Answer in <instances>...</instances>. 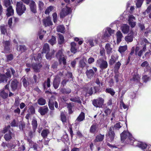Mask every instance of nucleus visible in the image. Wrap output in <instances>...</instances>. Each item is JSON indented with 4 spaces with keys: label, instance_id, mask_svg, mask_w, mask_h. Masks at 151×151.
I'll return each instance as SVG.
<instances>
[{
    "label": "nucleus",
    "instance_id": "17",
    "mask_svg": "<svg viewBox=\"0 0 151 151\" xmlns=\"http://www.w3.org/2000/svg\"><path fill=\"white\" fill-rule=\"evenodd\" d=\"M60 91L63 94H68L71 93V90L69 88H62L60 89Z\"/></svg>",
    "mask_w": 151,
    "mask_h": 151
},
{
    "label": "nucleus",
    "instance_id": "18",
    "mask_svg": "<svg viewBox=\"0 0 151 151\" xmlns=\"http://www.w3.org/2000/svg\"><path fill=\"white\" fill-rule=\"evenodd\" d=\"M16 9H26V8L22 2H17L16 4Z\"/></svg>",
    "mask_w": 151,
    "mask_h": 151
},
{
    "label": "nucleus",
    "instance_id": "23",
    "mask_svg": "<svg viewBox=\"0 0 151 151\" xmlns=\"http://www.w3.org/2000/svg\"><path fill=\"white\" fill-rule=\"evenodd\" d=\"M4 3L5 6L7 8L6 9H13L12 6H10V0H4Z\"/></svg>",
    "mask_w": 151,
    "mask_h": 151
},
{
    "label": "nucleus",
    "instance_id": "29",
    "mask_svg": "<svg viewBox=\"0 0 151 151\" xmlns=\"http://www.w3.org/2000/svg\"><path fill=\"white\" fill-rule=\"evenodd\" d=\"M65 28L63 25H60L58 26L57 28V30L58 32L63 33L65 32Z\"/></svg>",
    "mask_w": 151,
    "mask_h": 151
},
{
    "label": "nucleus",
    "instance_id": "61",
    "mask_svg": "<svg viewBox=\"0 0 151 151\" xmlns=\"http://www.w3.org/2000/svg\"><path fill=\"white\" fill-rule=\"evenodd\" d=\"M121 65V63L119 62H117L115 64L114 67V68L115 69L118 70L120 68Z\"/></svg>",
    "mask_w": 151,
    "mask_h": 151
},
{
    "label": "nucleus",
    "instance_id": "8",
    "mask_svg": "<svg viewBox=\"0 0 151 151\" xmlns=\"http://www.w3.org/2000/svg\"><path fill=\"white\" fill-rule=\"evenodd\" d=\"M38 111L42 115H44L47 112L48 109L47 106H45L40 107L38 109Z\"/></svg>",
    "mask_w": 151,
    "mask_h": 151
},
{
    "label": "nucleus",
    "instance_id": "58",
    "mask_svg": "<svg viewBox=\"0 0 151 151\" xmlns=\"http://www.w3.org/2000/svg\"><path fill=\"white\" fill-rule=\"evenodd\" d=\"M129 23L132 27H134L136 25L135 22L133 21H128Z\"/></svg>",
    "mask_w": 151,
    "mask_h": 151
},
{
    "label": "nucleus",
    "instance_id": "62",
    "mask_svg": "<svg viewBox=\"0 0 151 151\" xmlns=\"http://www.w3.org/2000/svg\"><path fill=\"white\" fill-rule=\"evenodd\" d=\"M6 58L7 60L10 61L12 60L13 59V56L12 54H10L6 56Z\"/></svg>",
    "mask_w": 151,
    "mask_h": 151
},
{
    "label": "nucleus",
    "instance_id": "20",
    "mask_svg": "<svg viewBox=\"0 0 151 151\" xmlns=\"http://www.w3.org/2000/svg\"><path fill=\"white\" fill-rule=\"evenodd\" d=\"M116 35L117 38V42L119 43L122 41V38L123 37L122 35L121 32L119 31L116 33Z\"/></svg>",
    "mask_w": 151,
    "mask_h": 151
},
{
    "label": "nucleus",
    "instance_id": "30",
    "mask_svg": "<svg viewBox=\"0 0 151 151\" xmlns=\"http://www.w3.org/2000/svg\"><path fill=\"white\" fill-rule=\"evenodd\" d=\"M50 133L49 131L47 129H44L43 130L41 133V135L43 138H46L47 135Z\"/></svg>",
    "mask_w": 151,
    "mask_h": 151
},
{
    "label": "nucleus",
    "instance_id": "11",
    "mask_svg": "<svg viewBox=\"0 0 151 151\" xmlns=\"http://www.w3.org/2000/svg\"><path fill=\"white\" fill-rule=\"evenodd\" d=\"M60 81V79L57 76H56L54 79L53 82V86L55 89H57L58 87Z\"/></svg>",
    "mask_w": 151,
    "mask_h": 151
},
{
    "label": "nucleus",
    "instance_id": "16",
    "mask_svg": "<svg viewBox=\"0 0 151 151\" xmlns=\"http://www.w3.org/2000/svg\"><path fill=\"white\" fill-rule=\"evenodd\" d=\"M104 134H99L96 136L94 141L95 142H101L104 139Z\"/></svg>",
    "mask_w": 151,
    "mask_h": 151
},
{
    "label": "nucleus",
    "instance_id": "41",
    "mask_svg": "<svg viewBox=\"0 0 151 151\" xmlns=\"http://www.w3.org/2000/svg\"><path fill=\"white\" fill-rule=\"evenodd\" d=\"M86 64L83 60H81L79 62V66L82 68L85 67Z\"/></svg>",
    "mask_w": 151,
    "mask_h": 151
},
{
    "label": "nucleus",
    "instance_id": "45",
    "mask_svg": "<svg viewBox=\"0 0 151 151\" xmlns=\"http://www.w3.org/2000/svg\"><path fill=\"white\" fill-rule=\"evenodd\" d=\"M64 41V38L62 35H59V43L60 44L63 43Z\"/></svg>",
    "mask_w": 151,
    "mask_h": 151
},
{
    "label": "nucleus",
    "instance_id": "34",
    "mask_svg": "<svg viewBox=\"0 0 151 151\" xmlns=\"http://www.w3.org/2000/svg\"><path fill=\"white\" fill-rule=\"evenodd\" d=\"M7 77L4 74L0 75V81L6 83L7 81Z\"/></svg>",
    "mask_w": 151,
    "mask_h": 151
},
{
    "label": "nucleus",
    "instance_id": "4",
    "mask_svg": "<svg viewBox=\"0 0 151 151\" xmlns=\"http://www.w3.org/2000/svg\"><path fill=\"white\" fill-rule=\"evenodd\" d=\"M93 69H87L86 72V74L87 78L90 79L92 78L95 73L97 71V69L95 67H93Z\"/></svg>",
    "mask_w": 151,
    "mask_h": 151
},
{
    "label": "nucleus",
    "instance_id": "19",
    "mask_svg": "<svg viewBox=\"0 0 151 151\" xmlns=\"http://www.w3.org/2000/svg\"><path fill=\"white\" fill-rule=\"evenodd\" d=\"M4 50L5 52H8L10 50L9 47L10 42L9 41H6L4 43Z\"/></svg>",
    "mask_w": 151,
    "mask_h": 151
},
{
    "label": "nucleus",
    "instance_id": "13",
    "mask_svg": "<svg viewBox=\"0 0 151 151\" xmlns=\"http://www.w3.org/2000/svg\"><path fill=\"white\" fill-rule=\"evenodd\" d=\"M86 42L88 43L91 47H92L98 43V40L96 39L93 40L91 39H89L88 40H86Z\"/></svg>",
    "mask_w": 151,
    "mask_h": 151
},
{
    "label": "nucleus",
    "instance_id": "9",
    "mask_svg": "<svg viewBox=\"0 0 151 151\" xmlns=\"http://www.w3.org/2000/svg\"><path fill=\"white\" fill-rule=\"evenodd\" d=\"M42 65L40 64L33 63L32 65V67L34 71L36 72L40 71V69L42 67Z\"/></svg>",
    "mask_w": 151,
    "mask_h": 151
},
{
    "label": "nucleus",
    "instance_id": "64",
    "mask_svg": "<svg viewBox=\"0 0 151 151\" xmlns=\"http://www.w3.org/2000/svg\"><path fill=\"white\" fill-rule=\"evenodd\" d=\"M11 72L9 69L7 70V72L6 73V75L7 76V78H10L11 77V75L10 74Z\"/></svg>",
    "mask_w": 151,
    "mask_h": 151
},
{
    "label": "nucleus",
    "instance_id": "42",
    "mask_svg": "<svg viewBox=\"0 0 151 151\" xmlns=\"http://www.w3.org/2000/svg\"><path fill=\"white\" fill-rule=\"evenodd\" d=\"M18 124V121L17 120L14 119L10 123V125L12 127H17Z\"/></svg>",
    "mask_w": 151,
    "mask_h": 151
},
{
    "label": "nucleus",
    "instance_id": "37",
    "mask_svg": "<svg viewBox=\"0 0 151 151\" xmlns=\"http://www.w3.org/2000/svg\"><path fill=\"white\" fill-rule=\"evenodd\" d=\"M37 103L40 105H43L45 104L46 101L43 98H41L38 99Z\"/></svg>",
    "mask_w": 151,
    "mask_h": 151
},
{
    "label": "nucleus",
    "instance_id": "28",
    "mask_svg": "<svg viewBox=\"0 0 151 151\" xmlns=\"http://www.w3.org/2000/svg\"><path fill=\"white\" fill-rule=\"evenodd\" d=\"M6 26L4 25H2L0 26V30L1 34L5 35V33H6Z\"/></svg>",
    "mask_w": 151,
    "mask_h": 151
},
{
    "label": "nucleus",
    "instance_id": "5",
    "mask_svg": "<svg viewBox=\"0 0 151 151\" xmlns=\"http://www.w3.org/2000/svg\"><path fill=\"white\" fill-rule=\"evenodd\" d=\"M127 137L130 140L133 139L132 135L128 132L124 131L121 134V141L123 142Z\"/></svg>",
    "mask_w": 151,
    "mask_h": 151
},
{
    "label": "nucleus",
    "instance_id": "1",
    "mask_svg": "<svg viewBox=\"0 0 151 151\" xmlns=\"http://www.w3.org/2000/svg\"><path fill=\"white\" fill-rule=\"evenodd\" d=\"M56 57L58 59L59 63L61 64L62 63L64 65H65L66 63V58L64 55H63L61 50H59L56 54Z\"/></svg>",
    "mask_w": 151,
    "mask_h": 151
},
{
    "label": "nucleus",
    "instance_id": "55",
    "mask_svg": "<svg viewBox=\"0 0 151 151\" xmlns=\"http://www.w3.org/2000/svg\"><path fill=\"white\" fill-rule=\"evenodd\" d=\"M44 4L41 1H39L38 3V6L39 9H42L44 8L43 6Z\"/></svg>",
    "mask_w": 151,
    "mask_h": 151
},
{
    "label": "nucleus",
    "instance_id": "2",
    "mask_svg": "<svg viewBox=\"0 0 151 151\" xmlns=\"http://www.w3.org/2000/svg\"><path fill=\"white\" fill-rule=\"evenodd\" d=\"M104 100L102 98L99 97L92 101L93 105L96 107H101L103 105Z\"/></svg>",
    "mask_w": 151,
    "mask_h": 151
},
{
    "label": "nucleus",
    "instance_id": "25",
    "mask_svg": "<svg viewBox=\"0 0 151 151\" xmlns=\"http://www.w3.org/2000/svg\"><path fill=\"white\" fill-rule=\"evenodd\" d=\"M126 41L128 43L132 42L133 40V35L132 34H129L128 36L125 37Z\"/></svg>",
    "mask_w": 151,
    "mask_h": 151
},
{
    "label": "nucleus",
    "instance_id": "44",
    "mask_svg": "<svg viewBox=\"0 0 151 151\" xmlns=\"http://www.w3.org/2000/svg\"><path fill=\"white\" fill-rule=\"evenodd\" d=\"M97 127L96 125H93L91 127L90 131V132L92 133H94L96 132Z\"/></svg>",
    "mask_w": 151,
    "mask_h": 151
},
{
    "label": "nucleus",
    "instance_id": "32",
    "mask_svg": "<svg viewBox=\"0 0 151 151\" xmlns=\"http://www.w3.org/2000/svg\"><path fill=\"white\" fill-rule=\"evenodd\" d=\"M61 118L63 124H65V123L67 122L68 119L63 113L61 114Z\"/></svg>",
    "mask_w": 151,
    "mask_h": 151
},
{
    "label": "nucleus",
    "instance_id": "48",
    "mask_svg": "<svg viewBox=\"0 0 151 151\" xmlns=\"http://www.w3.org/2000/svg\"><path fill=\"white\" fill-rule=\"evenodd\" d=\"M22 83L23 86L25 87L26 88L28 86V83L27 81V80L26 79L25 77H23L22 78Z\"/></svg>",
    "mask_w": 151,
    "mask_h": 151
},
{
    "label": "nucleus",
    "instance_id": "22",
    "mask_svg": "<svg viewBox=\"0 0 151 151\" xmlns=\"http://www.w3.org/2000/svg\"><path fill=\"white\" fill-rule=\"evenodd\" d=\"M85 119V114L82 112L79 115L76 120V122H80L83 121Z\"/></svg>",
    "mask_w": 151,
    "mask_h": 151
},
{
    "label": "nucleus",
    "instance_id": "14",
    "mask_svg": "<svg viewBox=\"0 0 151 151\" xmlns=\"http://www.w3.org/2000/svg\"><path fill=\"white\" fill-rule=\"evenodd\" d=\"M118 56L116 54H114L111 55V58L109 60V64L112 65L114 64L118 60Z\"/></svg>",
    "mask_w": 151,
    "mask_h": 151
},
{
    "label": "nucleus",
    "instance_id": "7",
    "mask_svg": "<svg viewBox=\"0 0 151 151\" xmlns=\"http://www.w3.org/2000/svg\"><path fill=\"white\" fill-rule=\"evenodd\" d=\"M114 128L112 127H110L109 129L108 133L107 134L109 136L111 141H112L114 137V133L113 131Z\"/></svg>",
    "mask_w": 151,
    "mask_h": 151
},
{
    "label": "nucleus",
    "instance_id": "46",
    "mask_svg": "<svg viewBox=\"0 0 151 151\" xmlns=\"http://www.w3.org/2000/svg\"><path fill=\"white\" fill-rule=\"evenodd\" d=\"M32 124L33 126V128L35 131L37 128V122L35 120H33L32 121Z\"/></svg>",
    "mask_w": 151,
    "mask_h": 151
},
{
    "label": "nucleus",
    "instance_id": "27",
    "mask_svg": "<svg viewBox=\"0 0 151 151\" xmlns=\"http://www.w3.org/2000/svg\"><path fill=\"white\" fill-rule=\"evenodd\" d=\"M71 51L73 53H75L77 50L76 48V44L74 42H72L71 44Z\"/></svg>",
    "mask_w": 151,
    "mask_h": 151
},
{
    "label": "nucleus",
    "instance_id": "33",
    "mask_svg": "<svg viewBox=\"0 0 151 151\" xmlns=\"http://www.w3.org/2000/svg\"><path fill=\"white\" fill-rule=\"evenodd\" d=\"M140 79V76L138 74L134 75L133 76L132 79L131 80L135 82H139Z\"/></svg>",
    "mask_w": 151,
    "mask_h": 151
},
{
    "label": "nucleus",
    "instance_id": "51",
    "mask_svg": "<svg viewBox=\"0 0 151 151\" xmlns=\"http://www.w3.org/2000/svg\"><path fill=\"white\" fill-rule=\"evenodd\" d=\"M141 66L142 67L148 68L149 67V64L147 61H145L141 64Z\"/></svg>",
    "mask_w": 151,
    "mask_h": 151
},
{
    "label": "nucleus",
    "instance_id": "38",
    "mask_svg": "<svg viewBox=\"0 0 151 151\" xmlns=\"http://www.w3.org/2000/svg\"><path fill=\"white\" fill-rule=\"evenodd\" d=\"M137 146L141 148L142 149H145L147 147V145L146 144L142 142H140L137 144Z\"/></svg>",
    "mask_w": 151,
    "mask_h": 151
},
{
    "label": "nucleus",
    "instance_id": "15",
    "mask_svg": "<svg viewBox=\"0 0 151 151\" xmlns=\"http://www.w3.org/2000/svg\"><path fill=\"white\" fill-rule=\"evenodd\" d=\"M121 29L124 34H127L129 31V27L127 24H123L121 27Z\"/></svg>",
    "mask_w": 151,
    "mask_h": 151
},
{
    "label": "nucleus",
    "instance_id": "47",
    "mask_svg": "<svg viewBox=\"0 0 151 151\" xmlns=\"http://www.w3.org/2000/svg\"><path fill=\"white\" fill-rule=\"evenodd\" d=\"M0 96L3 99H6L8 96V94L5 92L4 90H2L1 92Z\"/></svg>",
    "mask_w": 151,
    "mask_h": 151
},
{
    "label": "nucleus",
    "instance_id": "35",
    "mask_svg": "<svg viewBox=\"0 0 151 151\" xmlns=\"http://www.w3.org/2000/svg\"><path fill=\"white\" fill-rule=\"evenodd\" d=\"M127 49L126 45L120 46L118 50L121 54L124 52Z\"/></svg>",
    "mask_w": 151,
    "mask_h": 151
},
{
    "label": "nucleus",
    "instance_id": "60",
    "mask_svg": "<svg viewBox=\"0 0 151 151\" xmlns=\"http://www.w3.org/2000/svg\"><path fill=\"white\" fill-rule=\"evenodd\" d=\"M27 48L24 45H20L19 46V50L22 51L23 52L26 50Z\"/></svg>",
    "mask_w": 151,
    "mask_h": 151
},
{
    "label": "nucleus",
    "instance_id": "3",
    "mask_svg": "<svg viewBox=\"0 0 151 151\" xmlns=\"http://www.w3.org/2000/svg\"><path fill=\"white\" fill-rule=\"evenodd\" d=\"M96 65L102 69L106 68L108 65L107 61L102 59H100L97 60Z\"/></svg>",
    "mask_w": 151,
    "mask_h": 151
},
{
    "label": "nucleus",
    "instance_id": "63",
    "mask_svg": "<svg viewBox=\"0 0 151 151\" xmlns=\"http://www.w3.org/2000/svg\"><path fill=\"white\" fill-rule=\"evenodd\" d=\"M136 19L135 18L133 15H131L129 17V19L128 21H133Z\"/></svg>",
    "mask_w": 151,
    "mask_h": 151
},
{
    "label": "nucleus",
    "instance_id": "50",
    "mask_svg": "<svg viewBox=\"0 0 151 151\" xmlns=\"http://www.w3.org/2000/svg\"><path fill=\"white\" fill-rule=\"evenodd\" d=\"M33 57L34 60L35 61H37L39 59L42 58V54L41 53H38L37 55H35Z\"/></svg>",
    "mask_w": 151,
    "mask_h": 151
},
{
    "label": "nucleus",
    "instance_id": "36",
    "mask_svg": "<svg viewBox=\"0 0 151 151\" xmlns=\"http://www.w3.org/2000/svg\"><path fill=\"white\" fill-rule=\"evenodd\" d=\"M12 133L10 132L4 135V137L6 141H9L12 138Z\"/></svg>",
    "mask_w": 151,
    "mask_h": 151
},
{
    "label": "nucleus",
    "instance_id": "21",
    "mask_svg": "<svg viewBox=\"0 0 151 151\" xmlns=\"http://www.w3.org/2000/svg\"><path fill=\"white\" fill-rule=\"evenodd\" d=\"M71 10H62L60 12V17L61 18H63L71 12Z\"/></svg>",
    "mask_w": 151,
    "mask_h": 151
},
{
    "label": "nucleus",
    "instance_id": "6",
    "mask_svg": "<svg viewBox=\"0 0 151 151\" xmlns=\"http://www.w3.org/2000/svg\"><path fill=\"white\" fill-rule=\"evenodd\" d=\"M114 30H112L109 28H107L102 37L105 40H107L108 37H110L111 34L114 33Z\"/></svg>",
    "mask_w": 151,
    "mask_h": 151
},
{
    "label": "nucleus",
    "instance_id": "26",
    "mask_svg": "<svg viewBox=\"0 0 151 151\" xmlns=\"http://www.w3.org/2000/svg\"><path fill=\"white\" fill-rule=\"evenodd\" d=\"M50 48L49 45L47 43H45L44 45L42 53H47L49 52Z\"/></svg>",
    "mask_w": 151,
    "mask_h": 151
},
{
    "label": "nucleus",
    "instance_id": "56",
    "mask_svg": "<svg viewBox=\"0 0 151 151\" xmlns=\"http://www.w3.org/2000/svg\"><path fill=\"white\" fill-rule=\"evenodd\" d=\"M9 69L10 70V72L11 71L12 74L14 77H17L18 76V75H16L15 74V71L13 68H10Z\"/></svg>",
    "mask_w": 151,
    "mask_h": 151
},
{
    "label": "nucleus",
    "instance_id": "24",
    "mask_svg": "<svg viewBox=\"0 0 151 151\" xmlns=\"http://www.w3.org/2000/svg\"><path fill=\"white\" fill-rule=\"evenodd\" d=\"M105 49L108 54H109L112 52V48L111 47V45L109 43H107L106 45Z\"/></svg>",
    "mask_w": 151,
    "mask_h": 151
},
{
    "label": "nucleus",
    "instance_id": "54",
    "mask_svg": "<svg viewBox=\"0 0 151 151\" xmlns=\"http://www.w3.org/2000/svg\"><path fill=\"white\" fill-rule=\"evenodd\" d=\"M54 52L53 51L52 52V53L51 54L50 53H47V54L46 55V57L47 59L48 60H50L52 58V55L54 54Z\"/></svg>",
    "mask_w": 151,
    "mask_h": 151
},
{
    "label": "nucleus",
    "instance_id": "53",
    "mask_svg": "<svg viewBox=\"0 0 151 151\" xmlns=\"http://www.w3.org/2000/svg\"><path fill=\"white\" fill-rule=\"evenodd\" d=\"M143 1V0H137L136 5L137 8H139L141 7Z\"/></svg>",
    "mask_w": 151,
    "mask_h": 151
},
{
    "label": "nucleus",
    "instance_id": "39",
    "mask_svg": "<svg viewBox=\"0 0 151 151\" xmlns=\"http://www.w3.org/2000/svg\"><path fill=\"white\" fill-rule=\"evenodd\" d=\"M29 6L31 9H35L36 8V5L35 1L33 0L30 1Z\"/></svg>",
    "mask_w": 151,
    "mask_h": 151
},
{
    "label": "nucleus",
    "instance_id": "52",
    "mask_svg": "<svg viewBox=\"0 0 151 151\" xmlns=\"http://www.w3.org/2000/svg\"><path fill=\"white\" fill-rule=\"evenodd\" d=\"M14 13V10H7L6 15L8 17L13 15Z\"/></svg>",
    "mask_w": 151,
    "mask_h": 151
},
{
    "label": "nucleus",
    "instance_id": "12",
    "mask_svg": "<svg viewBox=\"0 0 151 151\" xmlns=\"http://www.w3.org/2000/svg\"><path fill=\"white\" fill-rule=\"evenodd\" d=\"M43 22L44 25L45 27L50 26L52 25V22L51 21L50 18L49 17H46L43 19Z\"/></svg>",
    "mask_w": 151,
    "mask_h": 151
},
{
    "label": "nucleus",
    "instance_id": "31",
    "mask_svg": "<svg viewBox=\"0 0 151 151\" xmlns=\"http://www.w3.org/2000/svg\"><path fill=\"white\" fill-rule=\"evenodd\" d=\"M106 92L110 94L111 96H114L115 93L114 90L111 88H108L106 89Z\"/></svg>",
    "mask_w": 151,
    "mask_h": 151
},
{
    "label": "nucleus",
    "instance_id": "57",
    "mask_svg": "<svg viewBox=\"0 0 151 151\" xmlns=\"http://www.w3.org/2000/svg\"><path fill=\"white\" fill-rule=\"evenodd\" d=\"M142 79L144 82H146L150 79L149 77L147 76L146 75H144L142 76Z\"/></svg>",
    "mask_w": 151,
    "mask_h": 151
},
{
    "label": "nucleus",
    "instance_id": "40",
    "mask_svg": "<svg viewBox=\"0 0 151 151\" xmlns=\"http://www.w3.org/2000/svg\"><path fill=\"white\" fill-rule=\"evenodd\" d=\"M48 42L51 45H53L56 43V40L55 37L53 36H52L51 39L49 40Z\"/></svg>",
    "mask_w": 151,
    "mask_h": 151
},
{
    "label": "nucleus",
    "instance_id": "10",
    "mask_svg": "<svg viewBox=\"0 0 151 151\" xmlns=\"http://www.w3.org/2000/svg\"><path fill=\"white\" fill-rule=\"evenodd\" d=\"M18 83L19 82L16 79H14L11 82L10 86L12 91H14L17 89Z\"/></svg>",
    "mask_w": 151,
    "mask_h": 151
},
{
    "label": "nucleus",
    "instance_id": "43",
    "mask_svg": "<svg viewBox=\"0 0 151 151\" xmlns=\"http://www.w3.org/2000/svg\"><path fill=\"white\" fill-rule=\"evenodd\" d=\"M70 100L72 101L77 102L78 103H80L81 102L79 98L78 97H75L70 98Z\"/></svg>",
    "mask_w": 151,
    "mask_h": 151
},
{
    "label": "nucleus",
    "instance_id": "59",
    "mask_svg": "<svg viewBox=\"0 0 151 151\" xmlns=\"http://www.w3.org/2000/svg\"><path fill=\"white\" fill-rule=\"evenodd\" d=\"M92 87H91L88 88L87 90V92L90 95H91L93 93Z\"/></svg>",
    "mask_w": 151,
    "mask_h": 151
},
{
    "label": "nucleus",
    "instance_id": "49",
    "mask_svg": "<svg viewBox=\"0 0 151 151\" xmlns=\"http://www.w3.org/2000/svg\"><path fill=\"white\" fill-rule=\"evenodd\" d=\"M50 79L49 78H47V81L46 82H45V83L43 84V86L44 88V89L45 88V84H46L47 85V86L48 87H49L50 86Z\"/></svg>",
    "mask_w": 151,
    "mask_h": 151
}]
</instances>
